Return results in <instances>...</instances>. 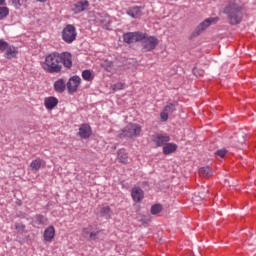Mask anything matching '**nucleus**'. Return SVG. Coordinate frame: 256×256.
I'll return each instance as SVG.
<instances>
[{"label": "nucleus", "mask_w": 256, "mask_h": 256, "mask_svg": "<svg viewBox=\"0 0 256 256\" xmlns=\"http://www.w3.org/2000/svg\"><path fill=\"white\" fill-rule=\"evenodd\" d=\"M223 13L227 15L230 25H239L243 21V6L239 5L235 0L228 2Z\"/></svg>", "instance_id": "obj_1"}, {"label": "nucleus", "mask_w": 256, "mask_h": 256, "mask_svg": "<svg viewBox=\"0 0 256 256\" xmlns=\"http://www.w3.org/2000/svg\"><path fill=\"white\" fill-rule=\"evenodd\" d=\"M42 68L46 73H61L63 66L61 65V58L59 57V52H53L46 56L45 63Z\"/></svg>", "instance_id": "obj_2"}, {"label": "nucleus", "mask_w": 256, "mask_h": 256, "mask_svg": "<svg viewBox=\"0 0 256 256\" xmlns=\"http://www.w3.org/2000/svg\"><path fill=\"white\" fill-rule=\"evenodd\" d=\"M62 39L65 43L71 44L77 39V28L72 24L66 25L62 31Z\"/></svg>", "instance_id": "obj_3"}, {"label": "nucleus", "mask_w": 256, "mask_h": 256, "mask_svg": "<svg viewBox=\"0 0 256 256\" xmlns=\"http://www.w3.org/2000/svg\"><path fill=\"white\" fill-rule=\"evenodd\" d=\"M142 43V49L145 52L153 51L159 45V40L155 36H147L146 33H144V38L141 40Z\"/></svg>", "instance_id": "obj_4"}, {"label": "nucleus", "mask_w": 256, "mask_h": 256, "mask_svg": "<svg viewBox=\"0 0 256 256\" xmlns=\"http://www.w3.org/2000/svg\"><path fill=\"white\" fill-rule=\"evenodd\" d=\"M143 39H145V33L143 32H127L123 34V41L128 45H131V43H139L143 41Z\"/></svg>", "instance_id": "obj_5"}, {"label": "nucleus", "mask_w": 256, "mask_h": 256, "mask_svg": "<svg viewBox=\"0 0 256 256\" xmlns=\"http://www.w3.org/2000/svg\"><path fill=\"white\" fill-rule=\"evenodd\" d=\"M219 21V18H207L202 23H200L195 30L192 32L191 38L193 37H199L205 29L208 27H211V24L217 23Z\"/></svg>", "instance_id": "obj_6"}, {"label": "nucleus", "mask_w": 256, "mask_h": 256, "mask_svg": "<svg viewBox=\"0 0 256 256\" xmlns=\"http://www.w3.org/2000/svg\"><path fill=\"white\" fill-rule=\"evenodd\" d=\"M124 137H139L141 135V125L139 124H128L123 130Z\"/></svg>", "instance_id": "obj_7"}, {"label": "nucleus", "mask_w": 256, "mask_h": 256, "mask_svg": "<svg viewBox=\"0 0 256 256\" xmlns=\"http://www.w3.org/2000/svg\"><path fill=\"white\" fill-rule=\"evenodd\" d=\"M169 141H171V137H169L167 134L156 133L152 135V142L154 145H156V147H163V145L168 144Z\"/></svg>", "instance_id": "obj_8"}, {"label": "nucleus", "mask_w": 256, "mask_h": 256, "mask_svg": "<svg viewBox=\"0 0 256 256\" xmlns=\"http://www.w3.org/2000/svg\"><path fill=\"white\" fill-rule=\"evenodd\" d=\"M79 85H81V77L73 76L69 79L66 84L68 93H77V89H79Z\"/></svg>", "instance_id": "obj_9"}, {"label": "nucleus", "mask_w": 256, "mask_h": 256, "mask_svg": "<svg viewBox=\"0 0 256 256\" xmlns=\"http://www.w3.org/2000/svg\"><path fill=\"white\" fill-rule=\"evenodd\" d=\"M60 63L64 65L66 69L73 67V56L69 52L59 53Z\"/></svg>", "instance_id": "obj_10"}, {"label": "nucleus", "mask_w": 256, "mask_h": 256, "mask_svg": "<svg viewBox=\"0 0 256 256\" xmlns=\"http://www.w3.org/2000/svg\"><path fill=\"white\" fill-rule=\"evenodd\" d=\"M89 7V2L87 0H80L72 5V11L75 15H79V13H83V11H87Z\"/></svg>", "instance_id": "obj_11"}, {"label": "nucleus", "mask_w": 256, "mask_h": 256, "mask_svg": "<svg viewBox=\"0 0 256 256\" xmlns=\"http://www.w3.org/2000/svg\"><path fill=\"white\" fill-rule=\"evenodd\" d=\"M177 111V105L169 103L164 107V110L160 113V118L162 121H167L169 119V114L175 113Z\"/></svg>", "instance_id": "obj_12"}, {"label": "nucleus", "mask_w": 256, "mask_h": 256, "mask_svg": "<svg viewBox=\"0 0 256 256\" xmlns=\"http://www.w3.org/2000/svg\"><path fill=\"white\" fill-rule=\"evenodd\" d=\"M93 131L91 130V126L89 124H82L79 128L78 135L81 139H89Z\"/></svg>", "instance_id": "obj_13"}, {"label": "nucleus", "mask_w": 256, "mask_h": 256, "mask_svg": "<svg viewBox=\"0 0 256 256\" xmlns=\"http://www.w3.org/2000/svg\"><path fill=\"white\" fill-rule=\"evenodd\" d=\"M131 197L135 203H141L143 197H145V193L143 192V189L135 187L131 191Z\"/></svg>", "instance_id": "obj_14"}, {"label": "nucleus", "mask_w": 256, "mask_h": 256, "mask_svg": "<svg viewBox=\"0 0 256 256\" xmlns=\"http://www.w3.org/2000/svg\"><path fill=\"white\" fill-rule=\"evenodd\" d=\"M43 238L44 241L51 243V241L55 239V227L49 226L47 229H45Z\"/></svg>", "instance_id": "obj_15"}, {"label": "nucleus", "mask_w": 256, "mask_h": 256, "mask_svg": "<svg viewBox=\"0 0 256 256\" xmlns=\"http://www.w3.org/2000/svg\"><path fill=\"white\" fill-rule=\"evenodd\" d=\"M44 105L46 107V109H55V107H57V105H59V99L53 97V96H50L48 98H45L44 100Z\"/></svg>", "instance_id": "obj_16"}, {"label": "nucleus", "mask_w": 256, "mask_h": 256, "mask_svg": "<svg viewBox=\"0 0 256 256\" xmlns=\"http://www.w3.org/2000/svg\"><path fill=\"white\" fill-rule=\"evenodd\" d=\"M5 51L6 59H15V57H17V53H19V49L13 45H8V48H6Z\"/></svg>", "instance_id": "obj_17"}, {"label": "nucleus", "mask_w": 256, "mask_h": 256, "mask_svg": "<svg viewBox=\"0 0 256 256\" xmlns=\"http://www.w3.org/2000/svg\"><path fill=\"white\" fill-rule=\"evenodd\" d=\"M117 159L120 163L127 164L129 161V154L125 148H121L117 151Z\"/></svg>", "instance_id": "obj_18"}, {"label": "nucleus", "mask_w": 256, "mask_h": 256, "mask_svg": "<svg viewBox=\"0 0 256 256\" xmlns=\"http://www.w3.org/2000/svg\"><path fill=\"white\" fill-rule=\"evenodd\" d=\"M65 89H67L65 80L59 79L54 83V91H56V93H63Z\"/></svg>", "instance_id": "obj_19"}, {"label": "nucleus", "mask_w": 256, "mask_h": 256, "mask_svg": "<svg viewBox=\"0 0 256 256\" xmlns=\"http://www.w3.org/2000/svg\"><path fill=\"white\" fill-rule=\"evenodd\" d=\"M177 144L175 143H166L163 146V153L164 155H171V153H175L177 151Z\"/></svg>", "instance_id": "obj_20"}, {"label": "nucleus", "mask_w": 256, "mask_h": 256, "mask_svg": "<svg viewBox=\"0 0 256 256\" xmlns=\"http://www.w3.org/2000/svg\"><path fill=\"white\" fill-rule=\"evenodd\" d=\"M198 173L200 177L207 179L208 177H211V175H213V170L209 166H204L199 169Z\"/></svg>", "instance_id": "obj_21"}, {"label": "nucleus", "mask_w": 256, "mask_h": 256, "mask_svg": "<svg viewBox=\"0 0 256 256\" xmlns=\"http://www.w3.org/2000/svg\"><path fill=\"white\" fill-rule=\"evenodd\" d=\"M100 215L101 217H104V219H111V216L113 215V211L111 210V207L104 206L100 208Z\"/></svg>", "instance_id": "obj_22"}, {"label": "nucleus", "mask_w": 256, "mask_h": 256, "mask_svg": "<svg viewBox=\"0 0 256 256\" xmlns=\"http://www.w3.org/2000/svg\"><path fill=\"white\" fill-rule=\"evenodd\" d=\"M42 165H43V160H41V158H37L30 163V168L32 171H39Z\"/></svg>", "instance_id": "obj_23"}, {"label": "nucleus", "mask_w": 256, "mask_h": 256, "mask_svg": "<svg viewBox=\"0 0 256 256\" xmlns=\"http://www.w3.org/2000/svg\"><path fill=\"white\" fill-rule=\"evenodd\" d=\"M127 13L133 19H137V17H139V15H141V8L139 6L133 7L131 9H129Z\"/></svg>", "instance_id": "obj_24"}, {"label": "nucleus", "mask_w": 256, "mask_h": 256, "mask_svg": "<svg viewBox=\"0 0 256 256\" xmlns=\"http://www.w3.org/2000/svg\"><path fill=\"white\" fill-rule=\"evenodd\" d=\"M82 79H84V81H93V79H95V76H93V73H91V70H83Z\"/></svg>", "instance_id": "obj_25"}, {"label": "nucleus", "mask_w": 256, "mask_h": 256, "mask_svg": "<svg viewBox=\"0 0 256 256\" xmlns=\"http://www.w3.org/2000/svg\"><path fill=\"white\" fill-rule=\"evenodd\" d=\"M35 223L36 225H47V218L42 214H37L35 216Z\"/></svg>", "instance_id": "obj_26"}, {"label": "nucleus", "mask_w": 256, "mask_h": 256, "mask_svg": "<svg viewBox=\"0 0 256 256\" xmlns=\"http://www.w3.org/2000/svg\"><path fill=\"white\" fill-rule=\"evenodd\" d=\"M150 211H151L152 215H159V213H161L163 211V205H161V204H154L151 207Z\"/></svg>", "instance_id": "obj_27"}, {"label": "nucleus", "mask_w": 256, "mask_h": 256, "mask_svg": "<svg viewBox=\"0 0 256 256\" xmlns=\"http://www.w3.org/2000/svg\"><path fill=\"white\" fill-rule=\"evenodd\" d=\"M102 67H103V69L108 71V73H111L113 71V62L106 60L102 64Z\"/></svg>", "instance_id": "obj_28"}, {"label": "nucleus", "mask_w": 256, "mask_h": 256, "mask_svg": "<svg viewBox=\"0 0 256 256\" xmlns=\"http://www.w3.org/2000/svg\"><path fill=\"white\" fill-rule=\"evenodd\" d=\"M237 139V147H241V145H244V143L247 141V139L245 138V135L243 134H238L236 136Z\"/></svg>", "instance_id": "obj_29"}, {"label": "nucleus", "mask_w": 256, "mask_h": 256, "mask_svg": "<svg viewBox=\"0 0 256 256\" xmlns=\"http://www.w3.org/2000/svg\"><path fill=\"white\" fill-rule=\"evenodd\" d=\"M9 15V8L0 7V19H5Z\"/></svg>", "instance_id": "obj_30"}, {"label": "nucleus", "mask_w": 256, "mask_h": 256, "mask_svg": "<svg viewBox=\"0 0 256 256\" xmlns=\"http://www.w3.org/2000/svg\"><path fill=\"white\" fill-rule=\"evenodd\" d=\"M214 155H215L216 157H220L221 159H223V157H225V155H227V149L222 148V149H220V150H217V151L214 153Z\"/></svg>", "instance_id": "obj_31"}, {"label": "nucleus", "mask_w": 256, "mask_h": 256, "mask_svg": "<svg viewBox=\"0 0 256 256\" xmlns=\"http://www.w3.org/2000/svg\"><path fill=\"white\" fill-rule=\"evenodd\" d=\"M8 47L9 43L7 41H4L3 39H0V51L3 53Z\"/></svg>", "instance_id": "obj_32"}, {"label": "nucleus", "mask_w": 256, "mask_h": 256, "mask_svg": "<svg viewBox=\"0 0 256 256\" xmlns=\"http://www.w3.org/2000/svg\"><path fill=\"white\" fill-rule=\"evenodd\" d=\"M93 227H88V228H84L83 229V235L84 237H87V235H91V231H92Z\"/></svg>", "instance_id": "obj_33"}, {"label": "nucleus", "mask_w": 256, "mask_h": 256, "mask_svg": "<svg viewBox=\"0 0 256 256\" xmlns=\"http://www.w3.org/2000/svg\"><path fill=\"white\" fill-rule=\"evenodd\" d=\"M125 84L119 82L117 84L114 85V91H121V89H123Z\"/></svg>", "instance_id": "obj_34"}, {"label": "nucleus", "mask_w": 256, "mask_h": 256, "mask_svg": "<svg viewBox=\"0 0 256 256\" xmlns=\"http://www.w3.org/2000/svg\"><path fill=\"white\" fill-rule=\"evenodd\" d=\"M15 229L17 231H25V225L21 224V223H16L15 224Z\"/></svg>", "instance_id": "obj_35"}, {"label": "nucleus", "mask_w": 256, "mask_h": 256, "mask_svg": "<svg viewBox=\"0 0 256 256\" xmlns=\"http://www.w3.org/2000/svg\"><path fill=\"white\" fill-rule=\"evenodd\" d=\"M97 235H99V231H97V232H90L89 238L92 241H95L97 239Z\"/></svg>", "instance_id": "obj_36"}, {"label": "nucleus", "mask_w": 256, "mask_h": 256, "mask_svg": "<svg viewBox=\"0 0 256 256\" xmlns=\"http://www.w3.org/2000/svg\"><path fill=\"white\" fill-rule=\"evenodd\" d=\"M207 193H209V189H204L202 192H200L201 199H205V197H207Z\"/></svg>", "instance_id": "obj_37"}, {"label": "nucleus", "mask_w": 256, "mask_h": 256, "mask_svg": "<svg viewBox=\"0 0 256 256\" xmlns=\"http://www.w3.org/2000/svg\"><path fill=\"white\" fill-rule=\"evenodd\" d=\"M38 3H46L47 0H36Z\"/></svg>", "instance_id": "obj_38"}, {"label": "nucleus", "mask_w": 256, "mask_h": 256, "mask_svg": "<svg viewBox=\"0 0 256 256\" xmlns=\"http://www.w3.org/2000/svg\"><path fill=\"white\" fill-rule=\"evenodd\" d=\"M0 5H5V0H0Z\"/></svg>", "instance_id": "obj_39"}]
</instances>
